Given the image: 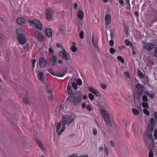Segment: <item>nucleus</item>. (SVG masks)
<instances>
[{
    "mask_svg": "<svg viewBox=\"0 0 157 157\" xmlns=\"http://www.w3.org/2000/svg\"><path fill=\"white\" fill-rule=\"evenodd\" d=\"M124 43L127 46H130V45L131 43H130L127 39H125L124 40Z\"/></svg>",
    "mask_w": 157,
    "mask_h": 157,
    "instance_id": "nucleus-45",
    "label": "nucleus"
},
{
    "mask_svg": "<svg viewBox=\"0 0 157 157\" xmlns=\"http://www.w3.org/2000/svg\"><path fill=\"white\" fill-rule=\"evenodd\" d=\"M67 92L69 94H71L72 93V90H71V86L70 84L69 83L67 86Z\"/></svg>",
    "mask_w": 157,
    "mask_h": 157,
    "instance_id": "nucleus-23",
    "label": "nucleus"
},
{
    "mask_svg": "<svg viewBox=\"0 0 157 157\" xmlns=\"http://www.w3.org/2000/svg\"><path fill=\"white\" fill-rule=\"evenodd\" d=\"M92 43L95 47V49L98 50L99 49L98 46V40L97 39L96 40H94V36L93 35H92Z\"/></svg>",
    "mask_w": 157,
    "mask_h": 157,
    "instance_id": "nucleus-16",
    "label": "nucleus"
},
{
    "mask_svg": "<svg viewBox=\"0 0 157 157\" xmlns=\"http://www.w3.org/2000/svg\"><path fill=\"white\" fill-rule=\"evenodd\" d=\"M88 89L89 91L93 93L96 96L100 97L101 96L100 93L96 89H94L92 87H88Z\"/></svg>",
    "mask_w": 157,
    "mask_h": 157,
    "instance_id": "nucleus-10",
    "label": "nucleus"
},
{
    "mask_svg": "<svg viewBox=\"0 0 157 157\" xmlns=\"http://www.w3.org/2000/svg\"><path fill=\"white\" fill-rule=\"evenodd\" d=\"M63 30L61 29H60L59 30V32L57 33V35H59V34H60V33H61L62 32H63Z\"/></svg>",
    "mask_w": 157,
    "mask_h": 157,
    "instance_id": "nucleus-63",
    "label": "nucleus"
},
{
    "mask_svg": "<svg viewBox=\"0 0 157 157\" xmlns=\"http://www.w3.org/2000/svg\"><path fill=\"white\" fill-rule=\"evenodd\" d=\"M30 25H33L34 26L36 29L40 30H42L43 25L38 20L34 19L31 20H29L28 21Z\"/></svg>",
    "mask_w": 157,
    "mask_h": 157,
    "instance_id": "nucleus-5",
    "label": "nucleus"
},
{
    "mask_svg": "<svg viewBox=\"0 0 157 157\" xmlns=\"http://www.w3.org/2000/svg\"><path fill=\"white\" fill-rule=\"evenodd\" d=\"M38 75L39 80L42 81H44L45 76L42 72L40 71L39 72Z\"/></svg>",
    "mask_w": 157,
    "mask_h": 157,
    "instance_id": "nucleus-18",
    "label": "nucleus"
},
{
    "mask_svg": "<svg viewBox=\"0 0 157 157\" xmlns=\"http://www.w3.org/2000/svg\"><path fill=\"white\" fill-rule=\"evenodd\" d=\"M84 16V13L83 11L81 10H79L78 11L77 17L80 19H82Z\"/></svg>",
    "mask_w": 157,
    "mask_h": 157,
    "instance_id": "nucleus-19",
    "label": "nucleus"
},
{
    "mask_svg": "<svg viewBox=\"0 0 157 157\" xmlns=\"http://www.w3.org/2000/svg\"><path fill=\"white\" fill-rule=\"evenodd\" d=\"M34 35V36L39 41H42L44 40L42 34L38 31H35Z\"/></svg>",
    "mask_w": 157,
    "mask_h": 157,
    "instance_id": "nucleus-9",
    "label": "nucleus"
},
{
    "mask_svg": "<svg viewBox=\"0 0 157 157\" xmlns=\"http://www.w3.org/2000/svg\"><path fill=\"white\" fill-rule=\"evenodd\" d=\"M71 51L73 52H75L77 51V48L76 47L73 46L71 48Z\"/></svg>",
    "mask_w": 157,
    "mask_h": 157,
    "instance_id": "nucleus-36",
    "label": "nucleus"
},
{
    "mask_svg": "<svg viewBox=\"0 0 157 157\" xmlns=\"http://www.w3.org/2000/svg\"><path fill=\"white\" fill-rule=\"evenodd\" d=\"M101 111L105 122L108 126L111 127L112 126L111 121L108 113L104 110L101 109Z\"/></svg>",
    "mask_w": 157,
    "mask_h": 157,
    "instance_id": "nucleus-4",
    "label": "nucleus"
},
{
    "mask_svg": "<svg viewBox=\"0 0 157 157\" xmlns=\"http://www.w3.org/2000/svg\"><path fill=\"white\" fill-rule=\"evenodd\" d=\"M143 47L144 49L148 51L153 49L154 47V45L151 43H147L144 44Z\"/></svg>",
    "mask_w": 157,
    "mask_h": 157,
    "instance_id": "nucleus-11",
    "label": "nucleus"
},
{
    "mask_svg": "<svg viewBox=\"0 0 157 157\" xmlns=\"http://www.w3.org/2000/svg\"><path fill=\"white\" fill-rule=\"evenodd\" d=\"M118 1L119 3L121 5H123L124 3L123 0H119Z\"/></svg>",
    "mask_w": 157,
    "mask_h": 157,
    "instance_id": "nucleus-58",
    "label": "nucleus"
},
{
    "mask_svg": "<svg viewBox=\"0 0 157 157\" xmlns=\"http://www.w3.org/2000/svg\"><path fill=\"white\" fill-rule=\"evenodd\" d=\"M110 144H111V146L112 147H114L115 144L113 141L112 140H111L110 141Z\"/></svg>",
    "mask_w": 157,
    "mask_h": 157,
    "instance_id": "nucleus-54",
    "label": "nucleus"
},
{
    "mask_svg": "<svg viewBox=\"0 0 157 157\" xmlns=\"http://www.w3.org/2000/svg\"><path fill=\"white\" fill-rule=\"evenodd\" d=\"M111 20V16L109 14H106L105 17V24L108 25L110 22Z\"/></svg>",
    "mask_w": 157,
    "mask_h": 157,
    "instance_id": "nucleus-17",
    "label": "nucleus"
},
{
    "mask_svg": "<svg viewBox=\"0 0 157 157\" xmlns=\"http://www.w3.org/2000/svg\"><path fill=\"white\" fill-rule=\"evenodd\" d=\"M62 45L61 44H59V43H57L56 44V46L57 47L59 48H61V45Z\"/></svg>",
    "mask_w": 157,
    "mask_h": 157,
    "instance_id": "nucleus-57",
    "label": "nucleus"
},
{
    "mask_svg": "<svg viewBox=\"0 0 157 157\" xmlns=\"http://www.w3.org/2000/svg\"><path fill=\"white\" fill-rule=\"evenodd\" d=\"M23 101L25 104H27L28 103V100L27 98H23Z\"/></svg>",
    "mask_w": 157,
    "mask_h": 157,
    "instance_id": "nucleus-51",
    "label": "nucleus"
},
{
    "mask_svg": "<svg viewBox=\"0 0 157 157\" xmlns=\"http://www.w3.org/2000/svg\"><path fill=\"white\" fill-rule=\"evenodd\" d=\"M104 151L106 155H108L109 154L108 150L105 144L104 145Z\"/></svg>",
    "mask_w": 157,
    "mask_h": 157,
    "instance_id": "nucleus-35",
    "label": "nucleus"
},
{
    "mask_svg": "<svg viewBox=\"0 0 157 157\" xmlns=\"http://www.w3.org/2000/svg\"><path fill=\"white\" fill-rule=\"evenodd\" d=\"M77 84H78V85L80 86L82 85V80L79 79H78L77 80Z\"/></svg>",
    "mask_w": 157,
    "mask_h": 157,
    "instance_id": "nucleus-44",
    "label": "nucleus"
},
{
    "mask_svg": "<svg viewBox=\"0 0 157 157\" xmlns=\"http://www.w3.org/2000/svg\"><path fill=\"white\" fill-rule=\"evenodd\" d=\"M114 44V41L112 40H110L109 42V44L110 46H113Z\"/></svg>",
    "mask_w": 157,
    "mask_h": 157,
    "instance_id": "nucleus-50",
    "label": "nucleus"
},
{
    "mask_svg": "<svg viewBox=\"0 0 157 157\" xmlns=\"http://www.w3.org/2000/svg\"><path fill=\"white\" fill-rule=\"evenodd\" d=\"M86 109L89 111H91L92 110L91 108L89 105H88L86 106Z\"/></svg>",
    "mask_w": 157,
    "mask_h": 157,
    "instance_id": "nucleus-52",
    "label": "nucleus"
},
{
    "mask_svg": "<svg viewBox=\"0 0 157 157\" xmlns=\"http://www.w3.org/2000/svg\"><path fill=\"white\" fill-rule=\"evenodd\" d=\"M142 105L143 107L144 108H148V104L147 103H142Z\"/></svg>",
    "mask_w": 157,
    "mask_h": 157,
    "instance_id": "nucleus-49",
    "label": "nucleus"
},
{
    "mask_svg": "<svg viewBox=\"0 0 157 157\" xmlns=\"http://www.w3.org/2000/svg\"><path fill=\"white\" fill-rule=\"evenodd\" d=\"M154 56L155 57H157V47H156L154 49Z\"/></svg>",
    "mask_w": 157,
    "mask_h": 157,
    "instance_id": "nucleus-41",
    "label": "nucleus"
},
{
    "mask_svg": "<svg viewBox=\"0 0 157 157\" xmlns=\"http://www.w3.org/2000/svg\"><path fill=\"white\" fill-rule=\"evenodd\" d=\"M49 52L51 54H52L53 52V50L52 48H50L49 49Z\"/></svg>",
    "mask_w": 157,
    "mask_h": 157,
    "instance_id": "nucleus-62",
    "label": "nucleus"
},
{
    "mask_svg": "<svg viewBox=\"0 0 157 157\" xmlns=\"http://www.w3.org/2000/svg\"><path fill=\"white\" fill-rule=\"evenodd\" d=\"M65 74V73L62 72H59L56 74V76L58 77H63Z\"/></svg>",
    "mask_w": 157,
    "mask_h": 157,
    "instance_id": "nucleus-27",
    "label": "nucleus"
},
{
    "mask_svg": "<svg viewBox=\"0 0 157 157\" xmlns=\"http://www.w3.org/2000/svg\"><path fill=\"white\" fill-rule=\"evenodd\" d=\"M89 155H82L80 156H78V157H88Z\"/></svg>",
    "mask_w": 157,
    "mask_h": 157,
    "instance_id": "nucleus-64",
    "label": "nucleus"
},
{
    "mask_svg": "<svg viewBox=\"0 0 157 157\" xmlns=\"http://www.w3.org/2000/svg\"><path fill=\"white\" fill-rule=\"evenodd\" d=\"M132 111L133 114L135 115H138L139 114V112L138 110L135 108L132 109Z\"/></svg>",
    "mask_w": 157,
    "mask_h": 157,
    "instance_id": "nucleus-28",
    "label": "nucleus"
},
{
    "mask_svg": "<svg viewBox=\"0 0 157 157\" xmlns=\"http://www.w3.org/2000/svg\"><path fill=\"white\" fill-rule=\"evenodd\" d=\"M17 38L19 43L22 44H24L26 41V39L24 37V35L21 36H17Z\"/></svg>",
    "mask_w": 157,
    "mask_h": 157,
    "instance_id": "nucleus-13",
    "label": "nucleus"
},
{
    "mask_svg": "<svg viewBox=\"0 0 157 157\" xmlns=\"http://www.w3.org/2000/svg\"><path fill=\"white\" fill-rule=\"evenodd\" d=\"M39 64L40 67H45L46 65V61L45 59L43 58H40L39 60Z\"/></svg>",
    "mask_w": 157,
    "mask_h": 157,
    "instance_id": "nucleus-14",
    "label": "nucleus"
},
{
    "mask_svg": "<svg viewBox=\"0 0 157 157\" xmlns=\"http://www.w3.org/2000/svg\"><path fill=\"white\" fill-rule=\"evenodd\" d=\"M61 45V49L62 51H60L59 53V56L63 59L67 61L71 60V57L69 54L63 49L62 45Z\"/></svg>",
    "mask_w": 157,
    "mask_h": 157,
    "instance_id": "nucleus-6",
    "label": "nucleus"
},
{
    "mask_svg": "<svg viewBox=\"0 0 157 157\" xmlns=\"http://www.w3.org/2000/svg\"><path fill=\"white\" fill-rule=\"evenodd\" d=\"M29 44H26L23 47L25 51L27 52L29 48Z\"/></svg>",
    "mask_w": 157,
    "mask_h": 157,
    "instance_id": "nucleus-37",
    "label": "nucleus"
},
{
    "mask_svg": "<svg viewBox=\"0 0 157 157\" xmlns=\"http://www.w3.org/2000/svg\"><path fill=\"white\" fill-rule=\"evenodd\" d=\"M69 157H78V156L76 154H73L71 155Z\"/></svg>",
    "mask_w": 157,
    "mask_h": 157,
    "instance_id": "nucleus-60",
    "label": "nucleus"
},
{
    "mask_svg": "<svg viewBox=\"0 0 157 157\" xmlns=\"http://www.w3.org/2000/svg\"><path fill=\"white\" fill-rule=\"evenodd\" d=\"M136 87L137 89H140L141 87H140V84L139 83H138V84L136 85Z\"/></svg>",
    "mask_w": 157,
    "mask_h": 157,
    "instance_id": "nucleus-56",
    "label": "nucleus"
},
{
    "mask_svg": "<svg viewBox=\"0 0 157 157\" xmlns=\"http://www.w3.org/2000/svg\"><path fill=\"white\" fill-rule=\"evenodd\" d=\"M61 108V105L57 107L56 110L55 111V115L56 116H58L60 112V109Z\"/></svg>",
    "mask_w": 157,
    "mask_h": 157,
    "instance_id": "nucleus-21",
    "label": "nucleus"
},
{
    "mask_svg": "<svg viewBox=\"0 0 157 157\" xmlns=\"http://www.w3.org/2000/svg\"><path fill=\"white\" fill-rule=\"evenodd\" d=\"M89 98L90 100L91 101L93 100L94 98V96L91 93H89Z\"/></svg>",
    "mask_w": 157,
    "mask_h": 157,
    "instance_id": "nucleus-40",
    "label": "nucleus"
},
{
    "mask_svg": "<svg viewBox=\"0 0 157 157\" xmlns=\"http://www.w3.org/2000/svg\"><path fill=\"white\" fill-rule=\"evenodd\" d=\"M124 75L126 77L128 78H129V74L128 72H125L124 73Z\"/></svg>",
    "mask_w": 157,
    "mask_h": 157,
    "instance_id": "nucleus-47",
    "label": "nucleus"
},
{
    "mask_svg": "<svg viewBox=\"0 0 157 157\" xmlns=\"http://www.w3.org/2000/svg\"><path fill=\"white\" fill-rule=\"evenodd\" d=\"M79 37L81 39H82L84 38V33L82 31L80 32V33L79 34Z\"/></svg>",
    "mask_w": 157,
    "mask_h": 157,
    "instance_id": "nucleus-42",
    "label": "nucleus"
},
{
    "mask_svg": "<svg viewBox=\"0 0 157 157\" xmlns=\"http://www.w3.org/2000/svg\"><path fill=\"white\" fill-rule=\"evenodd\" d=\"M137 73L138 75L141 78H144V76L140 71V70H138L137 71Z\"/></svg>",
    "mask_w": 157,
    "mask_h": 157,
    "instance_id": "nucleus-29",
    "label": "nucleus"
},
{
    "mask_svg": "<svg viewBox=\"0 0 157 157\" xmlns=\"http://www.w3.org/2000/svg\"><path fill=\"white\" fill-rule=\"evenodd\" d=\"M54 13L52 10L50 8H47L45 10L46 18L48 21H51L53 19V15Z\"/></svg>",
    "mask_w": 157,
    "mask_h": 157,
    "instance_id": "nucleus-7",
    "label": "nucleus"
},
{
    "mask_svg": "<svg viewBox=\"0 0 157 157\" xmlns=\"http://www.w3.org/2000/svg\"><path fill=\"white\" fill-rule=\"evenodd\" d=\"M97 129L95 128H94L93 130V133L94 135L96 136L97 135Z\"/></svg>",
    "mask_w": 157,
    "mask_h": 157,
    "instance_id": "nucleus-53",
    "label": "nucleus"
},
{
    "mask_svg": "<svg viewBox=\"0 0 157 157\" xmlns=\"http://www.w3.org/2000/svg\"><path fill=\"white\" fill-rule=\"evenodd\" d=\"M61 126V123L60 122L57 123L56 124V132H59V130H60Z\"/></svg>",
    "mask_w": 157,
    "mask_h": 157,
    "instance_id": "nucleus-25",
    "label": "nucleus"
},
{
    "mask_svg": "<svg viewBox=\"0 0 157 157\" xmlns=\"http://www.w3.org/2000/svg\"><path fill=\"white\" fill-rule=\"evenodd\" d=\"M16 21L18 25H22L25 24L27 20L25 18L20 17L17 19Z\"/></svg>",
    "mask_w": 157,
    "mask_h": 157,
    "instance_id": "nucleus-12",
    "label": "nucleus"
},
{
    "mask_svg": "<svg viewBox=\"0 0 157 157\" xmlns=\"http://www.w3.org/2000/svg\"><path fill=\"white\" fill-rule=\"evenodd\" d=\"M71 85L73 88L75 90H76L77 89L78 86L77 85V84L75 82H73L71 83Z\"/></svg>",
    "mask_w": 157,
    "mask_h": 157,
    "instance_id": "nucleus-31",
    "label": "nucleus"
},
{
    "mask_svg": "<svg viewBox=\"0 0 157 157\" xmlns=\"http://www.w3.org/2000/svg\"><path fill=\"white\" fill-rule=\"evenodd\" d=\"M56 57L55 56H53L51 58V62L52 65H55L56 60Z\"/></svg>",
    "mask_w": 157,
    "mask_h": 157,
    "instance_id": "nucleus-24",
    "label": "nucleus"
},
{
    "mask_svg": "<svg viewBox=\"0 0 157 157\" xmlns=\"http://www.w3.org/2000/svg\"><path fill=\"white\" fill-rule=\"evenodd\" d=\"M143 111L144 114L147 116H149L150 114L149 112L147 109H143Z\"/></svg>",
    "mask_w": 157,
    "mask_h": 157,
    "instance_id": "nucleus-33",
    "label": "nucleus"
},
{
    "mask_svg": "<svg viewBox=\"0 0 157 157\" xmlns=\"http://www.w3.org/2000/svg\"><path fill=\"white\" fill-rule=\"evenodd\" d=\"M101 88L103 89H105L106 88L107 86L105 84H101Z\"/></svg>",
    "mask_w": 157,
    "mask_h": 157,
    "instance_id": "nucleus-55",
    "label": "nucleus"
},
{
    "mask_svg": "<svg viewBox=\"0 0 157 157\" xmlns=\"http://www.w3.org/2000/svg\"><path fill=\"white\" fill-rule=\"evenodd\" d=\"M150 122L151 127H154L156 124V122L155 121L154 119L152 118L150 119Z\"/></svg>",
    "mask_w": 157,
    "mask_h": 157,
    "instance_id": "nucleus-26",
    "label": "nucleus"
},
{
    "mask_svg": "<svg viewBox=\"0 0 157 157\" xmlns=\"http://www.w3.org/2000/svg\"><path fill=\"white\" fill-rule=\"evenodd\" d=\"M82 95L80 92L73 93L67 98V100L71 101L74 105L77 106L81 102Z\"/></svg>",
    "mask_w": 157,
    "mask_h": 157,
    "instance_id": "nucleus-2",
    "label": "nucleus"
},
{
    "mask_svg": "<svg viewBox=\"0 0 157 157\" xmlns=\"http://www.w3.org/2000/svg\"><path fill=\"white\" fill-rule=\"evenodd\" d=\"M36 142L39 145V146L41 148H43V145L42 143L40 142V141L39 140H38L37 139L36 140Z\"/></svg>",
    "mask_w": 157,
    "mask_h": 157,
    "instance_id": "nucleus-39",
    "label": "nucleus"
},
{
    "mask_svg": "<svg viewBox=\"0 0 157 157\" xmlns=\"http://www.w3.org/2000/svg\"><path fill=\"white\" fill-rule=\"evenodd\" d=\"M48 71L53 76H56V74L54 72L52 69L50 68L48 70Z\"/></svg>",
    "mask_w": 157,
    "mask_h": 157,
    "instance_id": "nucleus-34",
    "label": "nucleus"
},
{
    "mask_svg": "<svg viewBox=\"0 0 157 157\" xmlns=\"http://www.w3.org/2000/svg\"><path fill=\"white\" fill-rule=\"evenodd\" d=\"M143 90H141L139 91L138 93L137 94L139 96H140V95H141L142 94H143Z\"/></svg>",
    "mask_w": 157,
    "mask_h": 157,
    "instance_id": "nucleus-61",
    "label": "nucleus"
},
{
    "mask_svg": "<svg viewBox=\"0 0 157 157\" xmlns=\"http://www.w3.org/2000/svg\"><path fill=\"white\" fill-rule=\"evenodd\" d=\"M131 48H132V49L133 50H134L135 49V47L134 46L132 45V44H131L129 46Z\"/></svg>",
    "mask_w": 157,
    "mask_h": 157,
    "instance_id": "nucleus-59",
    "label": "nucleus"
},
{
    "mask_svg": "<svg viewBox=\"0 0 157 157\" xmlns=\"http://www.w3.org/2000/svg\"><path fill=\"white\" fill-rule=\"evenodd\" d=\"M149 157H153V153L152 151H150L149 155Z\"/></svg>",
    "mask_w": 157,
    "mask_h": 157,
    "instance_id": "nucleus-48",
    "label": "nucleus"
},
{
    "mask_svg": "<svg viewBox=\"0 0 157 157\" xmlns=\"http://www.w3.org/2000/svg\"><path fill=\"white\" fill-rule=\"evenodd\" d=\"M46 89L47 92L51 94H52V92L54 91V90L50 86H46Z\"/></svg>",
    "mask_w": 157,
    "mask_h": 157,
    "instance_id": "nucleus-22",
    "label": "nucleus"
},
{
    "mask_svg": "<svg viewBox=\"0 0 157 157\" xmlns=\"http://www.w3.org/2000/svg\"><path fill=\"white\" fill-rule=\"evenodd\" d=\"M117 59L120 61L121 63H124V61L123 59L122 58V57L121 56H118L117 57Z\"/></svg>",
    "mask_w": 157,
    "mask_h": 157,
    "instance_id": "nucleus-32",
    "label": "nucleus"
},
{
    "mask_svg": "<svg viewBox=\"0 0 157 157\" xmlns=\"http://www.w3.org/2000/svg\"><path fill=\"white\" fill-rule=\"evenodd\" d=\"M154 138L157 140V130L155 129L154 131Z\"/></svg>",
    "mask_w": 157,
    "mask_h": 157,
    "instance_id": "nucleus-46",
    "label": "nucleus"
},
{
    "mask_svg": "<svg viewBox=\"0 0 157 157\" xmlns=\"http://www.w3.org/2000/svg\"><path fill=\"white\" fill-rule=\"evenodd\" d=\"M143 101L144 102H147L148 101V99L147 96L145 95L143 96L142 97Z\"/></svg>",
    "mask_w": 157,
    "mask_h": 157,
    "instance_id": "nucleus-38",
    "label": "nucleus"
},
{
    "mask_svg": "<svg viewBox=\"0 0 157 157\" xmlns=\"http://www.w3.org/2000/svg\"><path fill=\"white\" fill-rule=\"evenodd\" d=\"M76 115L75 113L71 114L70 115H65L63 116L62 120V127L59 132L58 134L60 135L65 128V126H69L75 120Z\"/></svg>",
    "mask_w": 157,
    "mask_h": 157,
    "instance_id": "nucleus-1",
    "label": "nucleus"
},
{
    "mask_svg": "<svg viewBox=\"0 0 157 157\" xmlns=\"http://www.w3.org/2000/svg\"><path fill=\"white\" fill-rule=\"evenodd\" d=\"M152 138L151 134L149 132H146L144 134V140L146 145L148 148H151Z\"/></svg>",
    "mask_w": 157,
    "mask_h": 157,
    "instance_id": "nucleus-3",
    "label": "nucleus"
},
{
    "mask_svg": "<svg viewBox=\"0 0 157 157\" xmlns=\"http://www.w3.org/2000/svg\"><path fill=\"white\" fill-rule=\"evenodd\" d=\"M24 32L25 30L22 28L18 29L16 31V33L18 35L17 36H24Z\"/></svg>",
    "mask_w": 157,
    "mask_h": 157,
    "instance_id": "nucleus-15",
    "label": "nucleus"
},
{
    "mask_svg": "<svg viewBox=\"0 0 157 157\" xmlns=\"http://www.w3.org/2000/svg\"><path fill=\"white\" fill-rule=\"evenodd\" d=\"M115 52V50L114 48H110V52L111 54H113Z\"/></svg>",
    "mask_w": 157,
    "mask_h": 157,
    "instance_id": "nucleus-43",
    "label": "nucleus"
},
{
    "mask_svg": "<svg viewBox=\"0 0 157 157\" xmlns=\"http://www.w3.org/2000/svg\"><path fill=\"white\" fill-rule=\"evenodd\" d=\"M134 100L136 104L140 105L141 99L140 96H139L137 93H134L133 94Z\"/></svg>",
    "mask_w": 157,
    "mask_h": 157,
    "instance_id": "nucleus-8",
    "label": "nucleus"
},
{
    "mask_svg": "<svg viewBox=\"0 0 157 157\" xmlns=\"http://www.w3.org/2000/svg\"><path fill=\"white\" fill-rule=\"evenodd\" d=\"M46 34L48 37H51L52 36V31L50 28H47L46 29Z\"/></svg>",
    "mask_w": 157,
    "mask_h": 157,
    "instance_id": "nucleus-20",
    "label": "nucleus"
},
{
    "mask_svg": "<svg viewBox=\"0 0 157 157\" xmlns=\"http://www.w3.org/2000/svg\"><path fill=\"white\" fill-rule=\"evenodd\" d=\"M48 99L49 101H53L54 100V94H52L50 96L48 97Z\"/></svg>",
    "mask_w": 157,
    "mask_h": 157,
    "instance_id": "nucleus-30",
    "label": "nucleus"
}]
</instances>
